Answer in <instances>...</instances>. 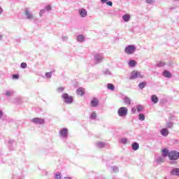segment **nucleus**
Returning a JSON list of instances; mask_svg holds the SVG:
<instances>
[{
	"instance_id": "nucleus-47",
	"label": "nucleus",
	"mask_w": 179,
	"mask_h": 179,
	"mask_svg": "<svg viewBox=\"0 0 179 179\" xmlns=\"http://www.w3.org/2000/svg\"><path fill=\"white\" fill-rule=\"evenodd\" d=\"M3 13V9L1 6H0V15H2Z\"/></svg>"
},
{
	"instance_id": "nucleus-22",
	"label": "nucleus",
	"mask_w": 179,
	"mask_h": 179,
	"mask_svg": "<svg viewBox=\"0 0 179 179\" xmlns=\"http://www.w3.org/2000/svg\"><path fill=\"white\" fill-rule=\"evenodd\" d=\"M164 160H165V157H163L162 155L158 157L156 159L157 163H164Z\"/></svg>"
},
{
	"instance_id": "nucleus-52",
	"label": "nucleus",
	"mask_w": 179,
	"mask_h": 179,
	"mask_svg": "<svg viewBox=\"0 0 179 179\" xmlns=\"http://www.w3.org/2000/svg\"><path fill=\"white\" fill-rule=\"evenodd\" d=\"M2 37H3L2 35H0V40H2Z\"/></svg>"
},
{
	"instance_id": "nucleus-48",
	"label": "nucleus",
	"mask_w": 179,
	"mask_h": 179,
	"mask_svg": "<svg viewBox=\"0 0 179 179\" xmlns=\"http://www.w3.org/2000/svg\"><path fill=\"white\" fill-rule=\"evenodd\" d=\"M108 0H101V3H107Z\"/></svg>"
},
{
	"instance_id": "nucleus-2",
	"label": "nucleus",
	"mask_w": 179,
	"mask_h": 179,
	"mask_svg": "<svg viewBox=\"0 0 179 179\" xmlns=\"http://www.w3.org/2000/svg\"><path fill=\"white\" fill-rule=\"evenodd\" d=\"M62 99L64 100V103L66 104H72L73 103V97L69 96L67 93H64L62 95Z\"/></svg>"
},
{
	"instance_id": "nucleus-45",
	"label": "nucleus",
	"mask_w": 179,
	"mask_h": 179,
	"mask_svg": "<svg viewBox=\"0 0 179 179\" xmlns=\"http://www.w3.org/2000/svg\"><path fill=\"white\" fill-rule=\"evenodd\" d=\"M146 3H153L155 2V0H146Z\"/></svg>"
},
{
	"instance_id": "nucleus-51",
	"label": "nucleus",
	"mask_w": 179,
	"mask_h": 179,
	"mask_svg": "<svg viewBox=\"0 0 179 179\" xmlns=\"http://www.w3.org/2000/svg\"><path fill=\"white\" fill-rule=\"evenodd\" d=\"M64 179H72V178L70 177H65Z\"/></svg>"
},
{
	"instance_id": "nucleus-1",
	"label": "nucleus",
	"mask_w": 179,
	"mask_h": 179,
	"mask_svg": "<svg viewBox=\"0 0 179 179\" xmlns=\"http://www.w3.org/2000/svg\"><path fill=\"white\" fill-rule=\"evenodd\" d=\"M169 160L170 164H177V161L179 159V152L176 150H171L169 153V157H168Z\"/></svg>"
},
{
	"instance_id": "nucleus-32",
	"label": "nucleus",
	"mask_w": 179,
	"mask_h": 179,
	"mask_svg": "<svg viewBox=\"0 0 179 179\" xmlns=\"http://www.w3.org/2000/svg\"><path fill=\"white\" fill-rule=\"evenodd\" d=\"M62 178V174L60 172H57L55 175V179H61Z\"/></svg>"
},
{
	"instance_id": "nucleus-28",
	"label": "nucleus",
	"mask_w": 179,
	"mask_h": 179,
	"mask_svg": "<svg viewBox=\"0 0 179 179\" xmlns=\"http://www.w3.org/2000/svg\"><path fill=\"white\" fill-rule=\"evenodd\" d=\"M136 108L138 113L143 111V106L141 104L136 105Z\"/></svg>"
},
{
	"instance_id": "nucleus-41",
	"label": "nucleus",
	"mask_w": 179,
	"mask_h": 179,
	"mask_svg": "<svg viewBox=\"0 0 179 179\" xmlns=\"http://www.w3.org/2000/svg\"><path fill=\"white\" fill-rule=\"evenodd\" d=\"M58 93H62L64 92V87H59L57 88Z\"/></svg>"
},
{
	"instance_id": "nucleus-29",
	"label": "nucleus",
	"mask_w": 179,
	"mask_h": 179,
	"mask_svg": "<svg viewBox=\"0 0 179 179\" xmlns=\"http://www.w3.org/2000/svg\"><path fill=\"white\" fill-rule=\"evenodd\" d=\"M13 93L14 92L13 90H7L6 91L5 96H6V97H10Z\"/></svg>"
},
{
	"instance_id": "nucleus-13",
	"label": "nucleus",
	"mask_w": 179,
	"mask_h": 179,
	"mask_svg": "<svg viewBox=\"0 0 179 179\" xmlns=\"http://www.w3.org/2000/svg\"><path fill=\"white\" fill-rule=\"evenodd\" d=\"M160 134H161V135H162V136H169V129H167V128H164V129H161Z\"/></svg>"
},
{
	"instance_id": "nucleus-17",
	"label": "nucleus",
	"mask_w": 179,
	"mask_h": 179,
	"mask_svg": "<svg viewBox=\"0 0 179 179\" xmlns=\"http://www.w3.org/2000/svg\"><path fill=\"white\" fill-rule=\"evenodd\" d=\"M151 101L154 103V104H157V103H159V98L156 95H152Z\"/></svg>"
},
{
	"instance_id": "nucleus-53",
	"label": "nucleus",
	"mask_w": 179,
	"mask_h": 179,
	"mask_svg": "<svg viewBox=\"0 0 179 179\" xmlns=\"http://www.w3.org/2000/svg\"><path fill=\"white\" fill-rule=\"evenodd\" d=\"M175 1H179V0H175Z\"/></svg>"
},
{
	"instance_id": "nucleus-5",
	"label": "nucleus",
	"mask_w": 179,
	"mask_h": 179,
	"mask_svg": "<svg viewBox=\"0 0 179 179\" xmlns=\"http://www.w3.org/2000/svg\"><path fill=\"white\" fill-rule=\"evenodd\" d=\"M119 117H127L128 115V108L127 107H120L117 110Z\"/></svg>"
},
{
	"instance_id": "nucleus-34",
	"label": "nucleus",
	"mask_w": 179,
	"mask_h": 179,
	"mask_svg": "<svg viewBox=\"0 0 179 179\" xmlns=\"http://www.w3.org/2000/svg\"><path fill=\"white\" fill-rule=\"evenodd\" d=\"M138 119L140 121H145V115H143V113H140L138 115Z\"/></svg>"
},
{
	"instance_id": "nucleus-44",
	"label": "nucleus",
	"mask_w": 179,
	"mask_h": 179,
	"mask_svg": "<svg viewBox=\"0 0 179 179\" xmlns=\"http://www.w3.org/2000/svg\"><path fill=\"white\" fill-rule=\"evenodd\" d=\"M13 79H19V75L13 74Z\"/></svg>"
},
{
	"instance_id": "nucleus-7",
	"label": "nucleus",
	"mask_w": 179,
	"mask_h": 179,
	"mask_svg": "<svg viewBox=\"0 0 179 179\" xmlns=\"http://www.w3.org/2000/svg\"><path fill=\"white\" fill-rule=\"evenodd\" d=\"M24 15L26 16V19L28 20H31L34 19V15L33 13L30 12V9L29 8H25L24 10Z\"/></svg>"
},
{
	"instance_id": "nucleus-9",
	"label": "nucleus",
	"mask_w": 179,
	"mask_h": 179,
	"mask_svg": "<svg viewBox=\"0 0 179 179\" xmlns=\"http://www.w3.org/2000/svg\"><path fill=\"white\" fill-rule=\"evenodd\" d=\"M59 134L62 138H68V129L66 128L62 129Z\"/></svg>"
},
{
	"instance_id": "nucleus-39",
	"label": "nucleus",
	"mask_w": 179,
	"mask_h": 179,
	"mask_svg": "<svg viewBox=\"0 0 179 179\" xmlns=\"http://www.w3.org/2000/svg\"><path fill=\"white\" fill-rule=\"evenodd\" d=\"M112 170H113V173H117L118 171V167L112 166Z\"/></svg>"
},
{
	"instance_id": "nucleus-4",
	"label": "nucleus",
	"mask_w": 179,
	"mask_h": 179,
	"mask_svg": "<svg viewBox=\"0 0 179 179\" xmlns=\"http://www.w3.org/2000/svg\"><path fill=\"white\" fill-rule=\"evenodd\" d=\"M138 78H143V75H141V72L134 70L131 73L129 80H134L135 79H138Z\"/></svg>"
},
{
	"instance_id": "nucleus-21",
	"label": "nucleus",
	"mask_w": 179,
	"mask_h": 179,
	"mask_svg": "<svg viewBox=\"0 0 179 179\" xmlns=\"http://www.w3.org/2000/svg\"><path fill=\"white\" fill-rule=\"evenodd\" d=\"M131 148L133 150H138L139 149V143L134 142L131 144Z\"/></svg>"
},
{
	"instance_id": "nucleus-19",
	"label": "nucleus",
	"mask_w": 179,
	"mask_h": 179,
	"mask_svg": "<svg viewBox=\"0 0 179 179\" xmlns=\"http://www.w3.org/2000/svg\"><path fill=\"white\" fill-rule=\"evenodd\" d=\"M163 76H164V78H168L169 79H170V78H171V73H170V71L165 70L163 72Z\"/></svg>"
},
{
	"instance_id": "nucleus-49",
	"label": "nucleus",
	"mask_w": 179,
	"mask_h": 179,
	"mask_svg": "<svg viewBox=\"0 0 179 179\" xmlns=\"http://www.w3.org/2000/svg\"><path fill=\"white\" fill-rule=\"evenodd\" d=\"M13 142H15V141H13V140H10V141H8V143H9L10 145H12V143H13Z\"/></svg>"
},
{
	"instance_id": "nucleus-31",
	"label": "nucleus",
	"mask_w": 179,
	"mask_h": 179,
	"mask_svg": "<svg viewBox=\"0 0 179 179\" xmlns=\"http://www.w3.org/2000/svg\"><path fill=\"white\" fill-rule=\"evenodd\" d=\"M90 118L91 120H96L97 118V114L96 113V112H93L92 113H91Z\"/></svg>"
},
{
	"instance_id": "nucleus-36",
	"label": "nucleus",
	"mask_w": 179,
	"mask_h": 179,
	"mask_svg": "<svg viewBox=\"0 0 179 179\" xmlns=\"http://www.w3.org/2000/svg\"><path fill=\"white\" fill-rule=\"evenodd\" d=\"M20 67H21L22 69H26V68H27V64H26V62H22V63H21V64H20Z\"/></svg>"
},
{
	"instance_id": "nucleus-3",
	"label": "nucleus",
	"mask_w": 179,
	"mask_h": 179,
	"mask_svg": "<svg viewBox=\"0 0 179 179\" xmlns=\"http://www.w3.org/2000/svg\"><path fill=\"white\" fill-rule=\"evenodd\" d=\"M136 51V47L134 45H129L124 49L125 54L131 55Z\"/></svg>"
},
{
	"instance_id": "nucleus-46",
	"label": "nucleus",
	"mask_w": 179,
	"mask_h": 179,
	"mask_svg": "<svg viewBox=\"0 0 179 179\" xmlns=\"http://www.w3.org/2000/svg\"><path fill=\"white\" fill-rule=\"evenodd\" d=\"M63 41H68V36H62Z\"/></svg>"
},
{
	"instance_id": "nucleus-43",
	"label": "nucleus",
	"mask_w": 179,
	"mask_h": 179,
	"mask_svg": "<svg viewBox=\"0 0 179 179\" xmlns=\"http://www.w3.org/2000/svg\"><path fill=\"white\" fill-rule=\"evenodd\" d=\"M106 5H108V6H113V1H108L106 2Z\"/></svg>"
},
{
	"instance_id": "nucleus-16",
	"label": "nucleus",
	"mask_w": 179,
	"mask_h": 179,
	"mask_svg": "<svg viewBox=\"0 0 179 179\" xmlns=\"http://www.w3.org/2000/svg\"><path fill=\"white\" fill-rule=\"evenodd\" d=\"M123 101L124 103H125V104H128V106H131V103H132V100L128 96H124L123 98Z\"/></svg>"
},
{
	"instance_id": "nucleus-25",
	"label": "nucleus",
	"mask_w": 179,
	"mask_h": 179,
	"mask_svg": "<svg viewBox=\"0 0 179 179\" xmlns=\"http://www.w3.org/2000/svg\"><path fill=\"white\" fill-rule=\"evenodd\" d=\"M77 94H80V96H83L85 94V90L82 87H80L77 90Z\"/></svg>"
},
{
	"instance_id": "nucleus-8",
	"label": "nucleus",
	"mask_w": 179,
	"mask_h": 179,
	"mask_svg": "<svg viewBox=\"0 0 179 179\" xmlns=\"http://www.w3.org/2000/svg\"><path fill=\"white\" fill-rule=\"evenodd\" d=\"M103 59L104 57H103V55L100 54H96L94 55L95 64H101V62H103Z\"/></svg>"
},
{
	"instance_id": "nucleus-38",
	"label": "nucleus",
	"mask_w": 179,
	"mask_h": 179,
	"mask_svg": "<svg viewBox=\"0 0 179 179\" xmlns=\"http://www.w3.org/2000/svg\"><path fill=\"white\" fill-rule=\"evenodd\" d=\"M45 10H47L48 12H50V10H51L52 8H51V5H48L45 7Z\"/></svg>"
},
{
	"instance_id": "nucleus-24",
	"label": "nucleus",
	"mask_w": 179,
	"mask_h": 179,
	"mask_svg": "<svg viewBox=\"0 0 179 179\" xmlns=\"http://www.w3.org/2000/svg\"><path fill=\"white\" fill-rule=\"evenodd\" d=\"M129 66H130V68H134V67L136 66V61L130 60L129 62Z\"/></svg>"
},
{
	"instance_id": "nucleus-33",
	"label": "nucleus",
	"mask_w": 179,
	"mask_h": 179,
	"mask_svg": "<svg viewBox=\"0 0 179 179\" xmlns=\"http://www.w3.org/2000/svg\"><path fill=\"white\" fill-rule=\"evenodd\" d=\"M120 142H121V143L123 145H127V143H128V139L127 138H123L120 139Z\"/></svg>"
},
{
	"instance_id": "nucleus-35",
	"label": "nucleus",
	"mask_w": 179,
	"mask_h": 179,
	"mask_svg": "<svg viewBox=\"0 0 179 179\" xmlns=\"http://www.w3.org/2000/svg\"><path fill=\"white\" fill-rule=\"evenodd\" d=\"M164 65H166V63L164 62H159L157 64V66H159V68H162V67L164 66Z\"/></svg>"
},
{
	"instance_id": "nucleus-37",
	"label": "nucleus",
	"mask_w": 179,
	"mask_h": 179,
	"mask_svg": "<svg viewBox=\"0 0 179 179\" xmlns=\"http://www.w3.org/2000/svg\"><path fill=\"white\" fill-rule=\"evenodd\" d=\"M173 122H168L166 123V127H167L168 128H173Z\"/></svg>"
},
{
	"instance_id": "nucleus-11",
	"label": "nucleus",
	"mask_w": 179,
	"mask_h": 179,
	"mask_svg": "<svg viewBox=\"0 0 179 179\" xmlns=\"http://www.w3.org/2000/svg\"><path fill=\"white\" fill-rule=\"evenodd\" d=\"M91 107H97L99 106V99L97 98H93L91 100Z\"/></svg>"
},
{
	"instance_id": "nucleus-27",
	"label": "nucleus",
	"mask_w": 179,
	"mask_h": 179,
	"mask_svg": "<svg viewBox=\"0 0 179 179\" xmlns=\"http://www.w3.org/2000/svg\"><path fill=\"white\" fill-rule=\"evenodd\" d=\"M103 74L105 76H108L110 75H111V71H110V70H108V69H104L103 71H102Z\"/></svg>"
},
{
	"instance_id": "nucleus-40",
	"label": "nucleus",
	"mask_w": 179,
	"mask_h": 179,
	"mask_svg": "<svg viewBox=\"0 0 179 179\" xmlns=\"http://www.w3.org/2000/svg\"><path fill=\"white\" fill-rule=\"evenodd\" d=\"M45 12V10L41 9V10H40L39 15H40V16H43V15H44Z\"/></svg>"
},
{
	"instance_id": "nucleus-10",
	"label": "nucleus",
	"mask_w": 179,
	"mask_h": 179,
	"mask_svg": "<svg viewBox=\"0 0 179 179\" xmlns=\"http://www.w3.org/2000/svg\"><path fill=\"white\" fill-rule=\"evenodd\" d=\"M78 12L81 17H86V16H87V11L85 8L80 9Z\"/></svg>"
},
{
	"instance_id": "nucleus-42",
	"label": "nucleus",
	"mask_w": 179,
	"mask_h": 179,
	"mask_svg": "<svg viewBox=\"0 0 179 179\" xmlns=\"http://www.w3.org/2000/svg\"><path fill=\"white\" fill-rule=\"evenodd\" d=\"M136 111H137L136 106L131 108L132 114H135V113H136Z\"/></svg>"
},
{
	"instance_id": "nucleus-15",
	"label": "nucleus",
	"mask_w": 179,
	"mask_h": 179,
	"mask_svg": "<svg viewBox=\"0 0 179 179\" xmlns=\"http://www.w3.org/2000/svg\"><path fill=\"white\" fill-rule=\"evenodd\" d=\"M122 20H124L125 22H129V20H131V15H129V14H126L124 15L122 17Z\"/></svg>"
},
{
	"instance_id": "nucleus-12",
	"label": "nucleus",
	"mask_w": 179,
	"mask_h": 179,
	"mask_svg": "<svg viewBox=\"0 0 179 179\" xmlns=\"http://www.w3.org/2000/svg\"><path fill=\"white\" fill-rule=\"evenodd\" d=\"M162 156H163V157H169L170 156V151H169V149L167 148L162 149Z\"/></svg>"
},
{
	"instance_id": "nucleus-50",
	"label": "nucleus",
	"mask_w": 179,
	"mask_h": 179,
	"mask_svg": "<svg viewBox=\"0 0 179 179\" xmlns=\"http://www.w3.org/2000/svg\"><path fill=\"white\" fill-rule=\"evenodd\" d=\"M3 115V113L0 110V118Z\"/></svg>"
},
{
	"instance_id": "nucleus-18",
	"label": "nucleus",
	"mask_w": 179,
	"mask_h": 179,
	"mask_svg": "<svg viewBox=\"0 0 179 179\" xmlns=\"http://www.w3.org/2000/svg\"><path fill=\"white\" fill-rule=\"evenodd\" d=\"M96 146L97 148H99V149H103V148H105V146H106V143L100 142V141L96 142Z\"/></svg>"
},
{
	"instance_id": "nucleus-30",
	"label": "nucleus",
	"mask_w": 179,
	"mask_h": 179,
	"mask_svg": "<svg viewBox=\"0 0 179 179\" xmlns=\"http://www.w3.org/2000/svg\"><path fill=\"white\" fill-rule=\"evenodd\" d=\"M147 83L146 82H142L138 84L139 89H145Z\"/></svg>"
},
{
	"instance_id": "nucleus-14",
	"label": "nucleus",
	"mask_w": 179,
	"mask_h": 179,
	"mask_svg": "<svg viewBox=\"0 0 179 179\" xmlns=\"http://www.w3.org/2000/svg\"><path fill=\"white\" fill-rule=\"evenodd\" d=\"M171 176H178L179 177V168H174L171 171Z\"/></svg>"
},
{
	"instance_id": "nucleus-26",
	"label": "nucleus",
	"mask_w": 179,
	"mask_h": 179,
	"mask_svg": "<svg viewBox=\"0 0 179 179\" xmlns=\"http://www.w3.org/2000/svg\"><path fill=\"white\" fill-rule=\"evenodd\" d=\"M107 88L108 89V90H111L112 92L115 90V87L112 83H108L107 85Z\"/></svg>"
},
{
	"instance_id": "nucleus-20",
	"label": "nucleus",
	"mask_w": 179,
	"mask_h": 179,
	"mask_svg": "<svg viewBox=\"0 0 179 179\" xmlns=\"http://www.w3.org/2000/svg\"><path fill=\"white\" fill-rule=\"evenodd\" d=\"M55 72V70H52L50 72H48L45 73V76L46 79H51V76H52V74Z\"/></svg>"
},
{
	"instance_id": "nucleus-23",
	"label": "nucleus",
	"mask_w": 179,
	"mask_h": 179,
	"mask_svg": "<svg viewBox=\"0 0 179 179\" xmlns=\"http://www.w3.org/2000/svg\"><path fill=\"white\" fill-rule=\"evenodd\" d=\"M76 39L78 43H83L85 41V36L83 35H78Z\"/></svg>"
},
{
	"instance_id": "nucleus-6",
	"label": "nucleus",
	"mask_w": 179,
	"mask_h": 179,
	"mask_svg": "<svg viewBox=\"0 0 179 179\" xmlns=\"http://www.w3.org/2000/svg\"><path fill=\"white\" fill-rule=\"evenodd\" d=\"M31 122L36 125H44L45 124V120L41 117H35L31 120Z\"/></svg>"
}]
</instances>
